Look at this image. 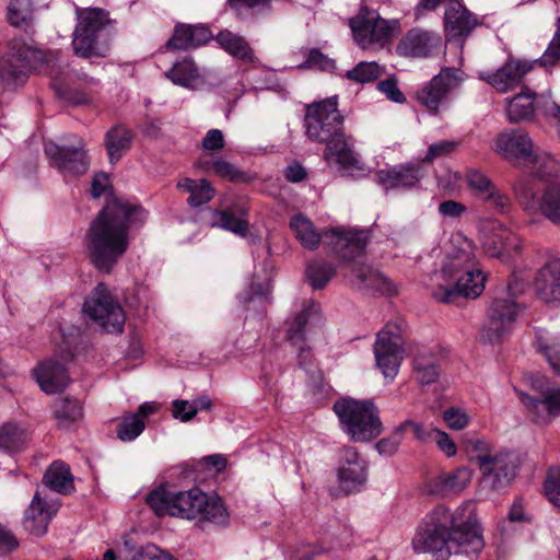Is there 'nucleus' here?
I'll list each match as a JSON object with an SVG mask.
<instances>
[{
  "label": "nucleus",
  "mask_w": 560,
  "mask_h": 560,
  "mask_svg": "<svg viewBox=\"0 0 560 560\" xmlns=\"http://www.w3.org/2000/svg\"><path fill=\"white\" fill-rule=\"evenodd\" d=\"M328 246L339 258L351 261L365 252L369 233L363 230H331L324 234Z\"/></svg>",
  "instance_id": "21"
},
{
  "label": "nucleus",
  "mask_w": 560,
  "mask_h": 560,
  "mask_svg": "<svg viewBox=\"0 0 560 560\" xmlns=\"http://www.w3.org/2000/svg\"><path fill=\"white\" fill-rule=\"evenodd\" d=\"M443 419L450 429L462 430L467 427L469 417L467 413L456 408L446 409L443 413Z\"/></svg>",
  "instance_id": "58"
},
{
  "label": "nucleus",
  "mask_w": 560,
  "mask_h": 560,
  "mask_svg": "<svg viewBox=\"0 0 560 560\" xmlns=\"http://www.w3.org/2000/svg\"><path fill=\"white\" fill-rule=\"evenodd\" d=\"M383 71L375 61H361L353 69L346 72V78L355 83H370L377 80Z\"/></svg>",
  "instance_id": "47"
},
{
  "label": "nucleus",
  "mask_w": 560,
  "mask_h": 560,
  "mask_svg": "<svg viewBox=\"0 0 560 560\" xmlns=\"http://www.w3.org/2000/svg\"><path fill=\"white\" fill-rule=\"evenodd\" d=\"M82 418V406L77 399L63 398L55 404V419L61 429L69 428Z\"/></svg>",
  "instance_id": "43"
},
{
  "label": "nucleus",
  "mask_w": 560,
  "mask_h": 560,
  "mask_svg": "<svg viewBox=\"0 0 560 560\" xmlns=\"http://www.w3.org/2000/svg\"><path fill=\"white\" fill-rule=\"evenodd\" d=\"M147 503L160 517L168 515L219 525H225L229 521V513L221 499L197 487L186 491H171L160 487L148 494Z\"/></svg>",
  "instance_id": "4"
},
{
  "label": "nucleus",
  "mask_w": 560,
  "mask_h": 560,
  "mask_svg": "<svg viewBox=\"0 0 560 560\" xmlns=\"http://www.w3.org/2000/svg\"><path fill=\"white\" fill-rule=\"evenodd\" d=\"M335 272L336 268L322 259L311 261L305 271L308 283L315 290L324 289Z\"/></svg>",
  "instance_id": "45"
},
{
  "label": "nucleus",
  "mask_w": 560,
  "mask_h": 560,
  "mask_svg": "<svg viewBox=\"0 0 560 560\" xmlns=\"http://www.w3.org/2000/svg\"><path fill=\"white\" fill-rule=\"evenodd\" d=\"M524 406L530 409L536 416L544 418L545 413L548 418L560 415V388L550 389L542 394L541 398H534L529 395H521Z\"/></svg>",
  "instance_id": "36"
},
{
  "label": "nucleus",
  "mask_w": 560,
  "mask_h": 560,
  "mask_svg": "<svg viewBox=\"0 0 560 560\" xmlns=\"http://www.w3.org/2000/svg\"><path fill=\"white\" fill-rule=\"evenodd\" d=\"M518 469L517 457L508 451H497L479 470L481 486L491 491H501L516 477Z\"/></svg>",
  "instance_id": "16"
},
{
  "label": "nucleus",
  "mask_w": 560,
  "mask_h": 560,
  "mask_svg": "<svg viewBox=\"0 0 560 560\" xmlns=\"http://www.w3.org/2000/svg\"><path fill=\"white\" fill-rule=\"evenodd\" d=\"M35 378L43 392L56 394L62 392L69 383V376L63 364L47 360L34 370Z\"/></svg>",
  "instance_id": "29"
},
{
  "label": "nucleus",
  "mask_w": 560,
  "mask_h": 560,
  "mask_svg": "<svg viewBox=\"0 0 560 560\" xmlns=\"http://www.w3.org/2000/svg\"><path fill=\"white\" fill-rule=\"evenodd\" d=\"M337 476L346 493L357 491L366 481V463L354 447L349 446L341 451Z\"/></svg>",
  "instance_id": "22"
},
{
  "label": "nucleus",
  "mask_w": 560,
  "mask_h": 560,
  "mask_svg": "<svg viewBox=\"0 0 560 560\" xmlns=\"http://www.w3.org/2000/svg\"><path fill=\"white\" fill-rule=\"evenodd\" d=\"M466 452L471 460L476 462L480 469L497 452L493 451L490 443L483 439L471 438L465 443Z\"/></svg>",
  "instance_id": "49"
},
{
  "label": "nucleus",
  "mask_w": 560,
  "mask_h": 560,
  "mask_svg": "<svg viewBox=\"0 0 560 560\" xmlns=\"http://www.w3.org/2000/svg\"><path fill=\"white\" fill-rule=\"evenodd\" d=\"M522 307L511 298H494L488 308L487 320L480 332L485 343H499L511 331Z\"/></svg>",
  "instance_id": "14"
},
{
  "label": "nucleus",
  "mask_w": 560,
  "mask_h": 560,
  "mask_svg": "<svg viewBox=\"0 0 560 560\" xmlns=\"http://www.w3.org/2000/svg\"><path fill=\"white\" fill-rule=\"evenodd\" d=\"M225 147L224 135L220 129H210L201 141V148L209 153L218 152Z\"/></svg>",
  "instance_id": "56"
},
{
  "label": "nucleus",
  "mask_w": 560,
  "mask_h": 560,
  "mask_svg": "<svg viewBox=\"0 0 560 560\" xmlns=\"http://www.w3.org/2000/svg\"><path fill=\"white\" fill-rule=\"evenodd\" d=\"M26 442L25 431L13 422L0 425V451L14 453L23 448Z\"/></svg>",
  "instance_id": "44"
},
{
  "label": "nucleus",
  "mask_w": 560,
  "mask_h": 560,
  "mask_svg": "<svg viewBox=\"0 0 560 560\" xmlns=\"http://www.w3.org/2000/svg\"><path fill=\"white\" fill-rule=\"evenodd\" d=\"M8 21L14 27H27L33 22L32 0H10Z\"/></svg>",
  "instance_id": "46"
},
{
  "label": "nucleus",
  "mask_w": 560,
  "mask_h": 560,
  "mask_svg": "<svg viewBox=\"0 0 560 560\" xmlns=\"http://www.w3.org/2000/svg\"><path fill=\"white\" fill-rule=\"evenodd\" d=\"M343 122L337 95L305 107V135L312 142L326 144L324 159L327 162L334 160L345 171H362V163L353 150V137L345 133Z\"/></svg>",
  "instance_id": "3"
},
{
  "label": "nucleus",
  "mask_w": 560,
  "mask_h": 560,
  "mask_svg": "<svg viewBox=\"0 0 560 560\" xmlns=\"http://www.w3.org/2000/svg\"><path fill=\"white\" fill-rule=\"evenodd\" d=\"M477 23V18L460 1H452L446 5L444 31L447 39L466 38Z\"/></svg>",
  "instance_id": "24"
},
{
  "label": "nucleus",
  "mask_w": 560,
  "mask_h": 560,
  "mask_svg": "<svg viewBox=\"0 0 560 560\" xmlns=\"http://www.w3.org/2000/svg\"><path fill=\"white\" fill-rule=\"evenodd\" d=\"M211 38V32L205 26L178 24L166 46L170 49H189L206 44Z\"/></svg>",
  "instance_id": "32"
},
{
  "label": "nucleus",
  "mask_w": 560,
  "mask_h": 560,
  "mask_svg": "<svg viewBox=\"0 0 560 560\" xmlns=\"http://www.w3.org/2000/svg\"><path fill=\"white\" fill-rule=\"evenodd\" d=\"M544 490L548 500L560 508V471H549Z\"/></svg>",
  "instance_id": "55"
},
{
  "label": "nucleus",
  "mask_w": 560,
  "mask_h": 560,
  "mask_svg": "<svg viewBox=\"0 0 560 560\" xmlns=\"http://www.w3.org/2000/svg\"><path fill=\"white\" fill-rule=\"evenodd\" d=\"M485 546L482 532L470 503L452 510L435 505L419 523L412 538L417 553L451 555L478 553Z\"/></svg>",
  "instance_id": "1"
},
{
  "label": "nucleus",
  "mask_w": 560,
  "mask_h": 560,
  "mask_svg": "<svg viewBox=\"0 0 560 560\" xmlns=\"http://www.w3.org/2000/svg\"><path fill=\"white\" fill-rule=\"evenodd\" d=\"M319 313V306L315 302H310L304 308L291 320L287 322V338L294 345L299 346L304 339V328L308 320Z\"/></svg>",
  "instance_id": "41"
},
{
  "label": "nucleus",
  "mask_w": 560,
  "mask_h": 560,
  "mask_svg": "<svg viewBox=\"0 0 560 560\" xmlns=\"http://www.w3.org/2000/svg\"><path fill=\"white\" fill-rule=\"evenodd\" d=\"M195 167L203 173L213 174L232 183H248L252 180L248 173L240 170L223 156H215L213 154L201 155L195 162Z\"/></svg>",
  "instance_id": "27"
},
{
  "label": "nucleus",
  "mask_w": 560,
  "mask_h": 560,
  "mask_svg": "<svg viewBox=\"0 0 560 560\" xmlns=\"http://www.w3.org/2000/svg\"><path fill=\"white\" fill-rule=\"evenodd\" d=\"M459 145L458 141L455 140H442L432 143L427 151V154L422 159L423 163H432L433 161L452 154Z\"/></svg>",
  "instance_id": "54"
},
{
  "label": "nucleus",
  "mask_w": 560,
  "mask_h": 560,
  "mask_svg": "<svg viewBox=\"0 0 560 560\" xmlns=\"http://www.w3.org/2000/svg\"><path fill=\"white\" fill-rule=\"evenodd\" d=\"M84 313L107 332H121L126 316L104 283L97 284L83 304Z\"/></svg>",
  "instance_id": "13"
},
{
  "label": "nucleus",
  "mask_w": 560,
  "mask_h": 560,
  "mask_svg": "<svg viewBox=\"0 0 560 560\" xmlns=\"http://www.w3.org/2000/svg\"><path fill=\"white\" fill-rule=\"evenodd\" d=\"M290 229L304 248L315 250L320 244L323 235L305 215L301 213L293 215L290 220Z\"/></svg>",
  "instance_id": "39"
},
{
  "label": "nucleus",
  "mask_w": 560,
  "mask_h": 560,
  "mask_svg": "<svg viewBox=\"0 0 560 560\" xmlns=\"http://www.w3.org/2000/svg\"><path fill=\"white\" fill-rule=\"evenodd\" d=\"M133 135L124 126H115L105 135V148L110 163L118 162L130 149Z\"/></svg>",
  "instance_id": "38"
},
{
  "label": "nucleus",
  "mask_w": 560,
  "mask_h": 560,
  "mask_svg": "<svg viewBox=\"0 0 560 560\" xmlns=\"http://www.w3.org/2000/svg\"><path fill=\"white\" fill-rule=\"evenodd\" d=\"M466 182L474 196L480 200L495 186L488 176L478 170L469 171Z\"/></svg>",
  "instance_id": "50"
},
{
  "label": "nucleus",
  "mask_w": 560,
  "mask_h": 560,
  "mask_svg": "<svg viewBox=\"0 0 560 560\" xmlns=\"http://www.w3.org/2000/svg\"><path fill=\"white\" fill-rule=\"evenodd\" d=\"M535 290L545 302H560V259L547 262L538 271Z\"/></svg>",
  "instance_id": "31"
},
{
  "label": "nucleus",
  "mask_w": 560,
  "mask_h": 560,
  "mask_svg": "<svg viewBox=\"0 0 560 560\" xmlns=\"http://www.w3.org/2000/svg\"><path fill=\"white\" fill-rule=\"evenodd\" d=\"M404 353L402 326L389 322L377 334L374 343V357L377 369L385 378L393 381L398 374Z\"/></svg>",
  "instance_id": "12"
},
{
  "label": "nucleus",
  "mask_w": 560,
  "mask_h": 560,
  "mask_svg": "<svg viewBox=\"0 0 560 560\" xmlns=\"http://www.w3.org/2000/svg\"><path fill=\"white\" fill-rule=\"evenodd\" d=\"M485 277L470 265L468 253L448 255L442 269L434 272L428 284L432 296L442 303H454L457 298H477L485 288Z\"/></svg>",
  "instance_id": "5"
},
{
  "label": "nucleus",
  "mask_w": 560,
  "mask_h": 560,
  "mask_svg": "<svg viewBox=\"0 0 560 560\" xmlns=\"http://www.w3.org/2000/svg\"><path fill=\"white\" fill-rule=\"evenodd\" d=\"M198 412V407L188 400L176 399L173 401V417L183 422L191 420Z\"/></svg>",
  "instance_id": "57"
},
{
  "label": "nucleus",
  "mask_w": 560,
  "mask_h": 560,
  "mask_svg": "<svg viewBox=\"0 0 560 560\" xmlns=\"http://www.w3.org/2000/svg\"><path fill=\"white\" fill-rule=\"evenodd\" d=\"M144 430V421L133 413L126 415L118 423L116 433L122 442L136 440Z\"/></svg>",
  "instance_id": "48"
},
{
  "label": "nucleus",
  "mask_w": 560,
  "mask_h": 560,
  "mask_svg": "<svg viewBox=\"0 0 560 560\" xmlns=\"http://www.w3.org/2000/svg\"><path fill=\"white\" fill-rule=\"evenodd\" d=\"M542 115L556 127L560 136V106L551 100H544Z\"/></svg>",
  "instance_id": "63"
},
{
  "label": "nucleus",
  "mask_w": 560,
  "mask_h": 560,
  "mask_svg": "<svg viewBox=\"0 0 560 560\" xmlns=\"http://www.w3.org/2000/svg\"><path fill=\"white\" fill-rule=\"evenodd\" d=\"M494 150L506 160L522 163L535 177L548 178L558 172L553 158L535 149L529 136L522 130L503 131L498 135Z\"/></svg>",
  "instance_id": "8"
},
{
  "label": "nucleus",
  "mask_w": 560,
  "mask_h": 560,
  "mask_svg": "<svg viewBox=\"0 0 560 560\" xmlns=\"http://www.w3.org/2000/svg\"><path fill=\"white\" fill-rule=\"evenodd\" d=\"M464 81V73L457 68L445 67L416 93L420 105L432 113L447 103L448 95Z\"/></svg>",
  "instance_id": "15"
},
{
  "label": "nucleus",
  "mask_w": 560,
  "mask_h": 560,
  "mask_svg": "<svg viewBox=\"0 0 560 560\" xmlns=\"http://www.w3.org/2000/svg\"><path fill=\"white\" fill-rule=\"evenodd\" d=\"M248 209L243 201L234 202L223 210H213L210 225L230 231L238 236L248 234Z\"/></svg>",
  "instance_id": "25"
},
{
  "label": "nucleus",
  "mask_w": 560,
  "mask_h": 560,
  "mask_svg": "<svg viewBox=\"0 0 560 560\" xmlns=\"http://www.w3.org/2000/svg\"><path fill=\"white\" fill-rule=\"evenodd\" d=\"M45 153L63 175H82L89 168L90 162L82 139H79L73 148L47 143Z\"/></svg>",
  "instance_id": "18"
},
{
  "label": "nucleus",
  "mask_w": 560,
  "mask_h": 560,
  "mask_svg": "<svg viewBox=\"0 0 560 560\" xmlns=\"http://www.w3.org/2000/svg\"><path fill=\"white\" fill-rule=\"evenodd\" d=\"M177 188L189 194L187 202L190 207H200L206 205L215 195V188L212 186L210 180L206 178L191 179L185 177L177 183Z\"/></svg>",
  "instance_id": "37"
},
{
  "label": "nucleus",
  "mask_w": 560,
  "mask_h": 560,
  "mask_svg": "<svg viewBox=\"0 0 560 560\" xmlns=\"http://www.w3.org/2000/svg\"><path fill=\"white\" fill-rule=\"evenodd\" d=\"M432 440L436 442L440 450L443 451L448 457H452L456 454V445L451 440L447 433L439 429L432 428Z\"/></svg>",
  "instance_id": "62"
},
{
  "label": "nucleus",
  "mask_w": 560,
  "mask_h": 560,
  "mask_svg": "<svg viewBox=\"0 0 560 560\" xmlns=\"http://www.w3.org/2000/svg\"><path fill=\"white\" fill-rule=\"evenodd\" d=\"M340 425L353 442H368L383 431L378 409L372 400L339 399L334 405Z\"/></svg>",
  "instance_id": "9"
},
{
  "label": "nucleus",
  "mask_w": 560,
  "mask_h": 560,
  "mask_svg": "<svg viewBox=\"0 0 560 560\" xmlns=\"http://www.w3.org/2000/svg\"><path fill=\"white\" fill-rule=\"evenodd\" d=\"M378 89L383 92L390 101L396 103L405 102V95L398 89L397 83L394 80H384L378 83Z\"/></svg>",
  "instance_id": "64"
},
{
  "label": "nucleus",
  "mask_w": 560,
  "mask_h": 560,
  "mask_svg": "<svg viewBox=\"0 0 560 560\" xmlns=\"http://www.w3.org/2000/svg\"><path fill=\"white\" fill-rule=\"evenodd\" d=\"M413 370L418 382L422 385L434 383L440 374L438 365L431 360H425L423 357L415 359Z\"/></svg>",
  "instance_id": "51"
},
{
  "label": "nucleus",
  "mask_w": 560,
  "mask_h": 560,
  "mask_svg": "<svg viewBox=\"0 0 560 560\" xmlns=\"http://www.w3.org/2000/svg\"><path fill=\"white\" fill-rule=\"evenodd\" d=\"M423 172L421 166L413 164L399 165L389 170H381L375 174L376 182L386 190L412 188L418 185Z\"/></svg>",
  "instance_id": "28"
},
{
  "label": "nucleus",
  "mask_w": 560,
  "mask_h": 560,
  "mask_svg": "<svg viewBox=\"0 0 560 560\" xmlns=\"http://www.w3.org/2000/svg\"><path fill=\"white\" fill-rule=\"evenodd\" d=\"M47 60L46 52L34 39L24 36L9 39L0 58V84L11 86L25 83L28 75Z\"/></svg>",
  "instance_id": "7"
},
{
  "label": "nucleus",
  "mask_w": 560,
  "mask_h": 560,
  "mask_svg": "<svg viewBox=\"0 0 560 560\" xmlns=\"http://www.w3.org/2000/svg\"><path fill=\"white\" fill-rule=\"evenodd\" d=\"M148 212L140 205L112 198L91 222L84 243L91 264L103 273H110L126 254L129 244V230L142 224Z\"/></svg>",
  "instance_id": "2"
},
{
  "label": "nucleus",
  "mask_w": 560,
  "mask_h": 560,
  "mask_svg": "<svg viewBox=\"0 0 560 560\" xmlns=\"http://www.w3.org/2000/svg\"><path fill=\"white\" fill-rule=\"evenodd\" d=\"M354 43L364 50L378 51L392 43L400 33L398 19H384L378 11L361 7L357 15L349 19Z\"/></svg>",
  "instance_id": "10"
},
{
  "label": "nucleus",
  "mask_w": 560,
  "mask_h": 560,
  "mask_svg": "<svg viewBox=\"0 0 560 560\" xmlns=\"http://www.w3.org/2000/svg\"><path fill=\"white\" fill-rule=\"evenodd\" d=\"M441 42L438 33L413 27L400 38L396 54L405 58H429L441 46Z\"/></svg>",
  "instance_id": "20"
},
{
  "label": "nucleus",
  "mask_w": 560,
  "mask_h": 560,
  "mask_svg": "<svg viewBox=\"0 0 560 560\" xmlns=\"http://www.w3.org/2000/svg\"><path fill=\"white\" fill-rule=\"evenodd\" d=\"M351 272L365 287L374 288L383 294H393L395 292L392 282L387 278L366 266L354 265Z\"/></svg>",
  "instance_id": "42"
},
{
  "label": "nucleus",
  "mask_w": 560,
  "mask_h": 560,
  "mask_svg": "<svg viewBox=\"0 0 560 560\" xmlns=\"http://www.w3.org/2000/svg\"><path fill=\"white\" fill-rule=\"evenodd\" d=\"M408 429H411L413 432V436L422 442H427L428 440L432 439V428L427 430L420 423L412 422L410 420H406L400 425L397 427L398 433H404Z\"/></svg>",
  "instance_id": "61"
},
{
  "label": "nucleus",
  "mask_w": 560,
  "mask_h": 560,
  "mask_svg": "<svg viewBox=\"0 0 560 560\" xmlns=\"http://www.w3.org/2000/svg\"><path fill=\"white\" fill-rule=\"evenodd\" d=\"M269 1L270 0H228V3L238 16H246L249 10L265 7Z\"/></svg>",
  "instance_id": "60"
},
{
  "label": "nucleus",
  "mask_w": 560,
  "mask_h": 560,
  "mask_svg": "<svg viewBox=\"0 0 560 560\" xmlns=\"http://www.w3.org/2000/svg\"><path fill=\"white\" fill-rule=\"evenodd\" d=\"M535 347L548 362L552 372L560 375V336L546 329L535 332Z\"/></svg>",
  "instance_id": "35"
},
{
  "label": "nucleus",
  "mask_w": 560,
  "mask_h": 560,
  "mask_svg": "<svg viewBox=\"0 0 560 560\" xmlns=\"http://www.w3.org/2000/svg\"><path fill=\"white\" fill-rule=\"evenodd\" d=\"M43 483L60 494H70L74 490L73 476L68 464L55 460L43 476Z\"/></svg>",
  "instance_id": "34"
},
{
  "label": "nucleus",
  "mask_w": 560,
  "mask_h": 560,
  "mask_svg": "<svg viewBox=\"0 0 560 560\" xmlns=\"http://www.w3.org/2000/svg\"><path fill=\"white\" fill-rule=\"evenodd\" d=\"M78 23L72 34L74 55L89 58H104L110 50V24L108 12L100 8L77 9Z\"/></svg>",
  "instance_id": "6"
},
{
  "label": "nucleus",
  "mask_w": 560,
  "mask_h": 560,
  "mask_svg": "<svg viewBox=\"0 0 560 560\" xmlns=\"http://www.w3.org/2000/svg\"><path fill=\"white\" fill-rule=\"evenodd\" d=\"M472 472L467 467H458L453 471H441L425 482L429 494L446 495L451 492L463 491L471 481Z\"/></svg>",
  "instance_id": "26"
},
{
  "label": "nucleus",
  "mask_w": 560,
  "mask_h": 560,
  "mask_svg": "<svg viewBox=\"0 0 560 560\" xmlns=\"http://www.w3.org/2000/svg\"><path fill=\"white\" fill-rule=\"evenodd\" d=\"M515 197L528 214L540 213L560 225V185H548L537 195L534 178L521 177L513 184Z\"/></svg>",
  "instance_id": "11"
},
{
  "label": "nucleus",
  "mask_w": 560,
  "mask_h": 560,
  "mask_svg": "<svg viewBox=\"0 0 560 560\" xmlns=\"http://www.w3.org/2000/svg\"><path fill=\"white\" fill-rule=\"evenodd\" d=\"M544 100H550L544 94L538 96L535 92L525 88L521 93L510 100L506 115L511 122L527 120L533 117L535 110L542 113Z\"/></svg>",
  "instance_id": "30"
},
{
  "label": "nucleus",
  "mask_w": 560,
  "mask_h": 560,
  "mask_svg": "<svg viewBox=\"0 0 560 560\" xmlns=\"http://www.w3.org/2000/svg\"><path fill=\"white\" fill-rule=\"evenodd\" d=\"M560 61V16L556 22V32L544 55L533 63L541 67H552Z\"/></svg>",
  "instance_id": "52"
},
{
  "label": "nucleus",
  "mask_w": 560,
  "mask_h": 560,
  "mask_svg": "<svg viewBox=\"0 0 560 560\" xmlns=\"http://www.w3.org/2000/svg\"><path fill=\"white\" fill-rule=\"evenodd\" d=\"M401 436L402 433H398L396 428L390 436L384 438L376 443L375 446L378 453L386 456L394 455L401 443Z\"/></svg>",
  "instance_id": "59"
},
{
  "label": "nucleus",
  "mask_w": 560,
  "mask_h": 560,
  "mask_svg": "<svg viewBox=\"0 0 560 560\" xmlns=\"http://www.w3.org/2000/svg\"><path fill=\"white\" fill-rule=\"evenodd\" d=\"M165 77L174 84L191 89L200 78L199 69L195 61L185 57L177 60L173 67L165 72Z\"/></svg>",
  "instance_id": "40"
},
{
  "label": "nucleus",
  "mask_w": 560,
  "mask_h": 560,
  "mask_svg": "<svg viewBox=\"0 0 560 560\" xmlns=\"http://www.w3.org/2000/svg\"><path fill=\"white\" fill-rule=\"evenodd\" d=\"M533 69V62L510 57L495 71H479L478 79L491 85L499 93H506L522 84Z\"/></svg>",
  "instance_id": "17"
},
{
  "label": "nucleus",
  "mask_w": 560,
  "mask_h": 560,
  "mask_svg": "<svg viewBox=\"0 0 560 560\" xmlns=\"http://www.w3.org/2000/svg\"><path fill=\"white\" fill-rule=\"evenodd\" d=\"M58 509L59 504L57 502L46 501L40 497L39 491H36L24 512L23 526L25 530L36 537L44 536Z\"/></svg>",
  "instance_id": "23"
},
{
  "label": "nucleus",
  "mask_w": 560,
  "mask_h": 560,
  "mask_svg": "<svg viewBox=\"0 0 560 560\" xmlns=\"http://www.w3.org/2000/svg\"><path fill=\"white\" fill-rule=\"evenodd\" d=\"M215 40L224 51L245 63L258 61L249 43L238 34L223 30L217 34Z\"/></svg>",
  "instance_id": "33"
},
{
  "label": "nucleus",
  "mask_w": 560,
  "mask_h": 560,
  "mask_svg": "<svg viewBox=\"0 0 560 560\" xmlns=\"http://www.w3.org/2000/svg\"><path fill=\"white\" fill-rule=\"evenodd\" d=\"M482 231V247L489 256L511 257L521 248L520 237L498 221L487 222Z\"/></svg>",
  "instance_id": "19"
},
{
  "label": "nucleus",
  "mask_w": 560,
  "mask_h": 560,
  "mask_svg": "<svg viewBox=\"0 0 560 560\" xmlns=\"http://www.w3.org/2000/svg\"><path fill=\"white\" fill-rule=\"evenodd\" d=\"M481 201L490 205L497 212L506 214L512 209V202L510 197L497 186L483 196Z\"/></svg>",
  "instance_id": "53"
}]
</instances>
